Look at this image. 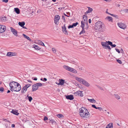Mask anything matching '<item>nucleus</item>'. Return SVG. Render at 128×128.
Instances as JSON below:
<instances>
[{
  "mask_svg": "<svg viewBox=\"0 0 128 128\" xmlns=\"http://www.w3.org/2000/svg\"><path fill=\"white\" fill-rule=\"evenodd\" d=\"M114 96L118 100H119L120 98V96L117 94H114Z\"/></svg>",
  "mask_w": 128,
  "mask_h": 128,
  "instance_id": "473e14b6",
  "label": "nucleus"
},
{
  "mask_svg": "<svg viewBox=\"0 0 128 128\" xmlns=\"http://www.w3.org/2000/svg\"><path fill=\"white\" fill-rule=\"evenodd\" d=\"M112 48L115 47L116 46V45L115 44H112L111 46Z\"/></svg>",
  "mask_w": 128,
  "mask_h": 128,
  "instance_id": "052dcab7",
  "label": "nucleus"
},
{
  "mask_svg": "<svg viewBox=\"0 0 128 128\" xmlns=\"http://www.w3.org/2000/svg\"><path fill=\"white\" fill-rule=\"evenodd\" d=\"M79 114L83 118H88L90 116V114L88 110L85 108L82 107L79 110Z\"/></svg>",
  "mask_w": 128,
  "mask_h": 128,
  "instance_id": "f03ea898",
  "label": "nucleus"
},
{
  "mask_svg": "<svg viewBox=\"0 0 128 128\" xmlns=\"http://www.w3.org/2000/svg\"><path fill=\"white\" fill-rule=\"evenodd\" d=\"M97 87L98 88L100 89L101 90H104L103 89V88H102L101 87L99 86H97Z\"/></svg>",
  "mask_w": 128,
  "mask_h": 128,
  "instance_id": "3c124183",
  "label": "nucleus"
},
{
  "mask_svg": "<svg viewBox=\"0 0 128 128\" xmlns=\"http://www.w3.org/2000/svg\"><path fill=\"white\" fill-rule=\"evenodd\" d=\"M110 15H111V16H114V17H115L116 18H118V16L117 15H114V14H110Z\"/></svg>",
  "mask_w": 128,
  "mask_h": 128,
  "instance_id": "09e8293b",
  "label": "nucleus"
},
{
  "mask_svg": "<svg viewBox=\"0 0 128 128\" xmlns=\"http://www.w3.org/2000/svg\"><path fill=\"white\" fill-rule=\"evenodd\" d=\"M115 49L116 50V51L118 53H120V51L118 49L116 48Z\"/></svg>",
  "mask_w": 128,
  "mask_h": 128,
  "instance_id": "6e6d98bb",
  "label": "nucleus"
},
{
  "mask_svg": "<svg viewBox=\"0 0 128 128\" xmlns=\"http://www.w3.org/2000/svg\"><path fill=\"white\" fill-rule=\"evenodd\" d=\"M97 109H98L100 111L101 110H102V108L98 107L97 108Z\"/></svg>",
  "mask_w": 128,
  "mask_h": 128,
  "instance_id": "4d7b16f0",
  "label": "nucleus"
},
{
  "mask_svg": "<svg viewBox=\"0 0 128 128\" xmlns=\"http://www.w3.org/2000/svg\"><path fill=\"white\" fill-rule=\"evenodd\" d=\"M48 119V118L46 116H45L44 119V120H47Z\"/></svg>",
  "mask_w": 128,
  "mask_h": 128,
  "instance_id": "13d9d810",
  "label": "nucleus"
},
{
  "mask_svg": "<svg viewBox=\"0 0 128 128\" xmlns=\"http://www.w3.org/2000/svg\"><path fill=\"white\" fill-rule=\"evenodd\" d=\"M81 84L84 85L85 86L87 87H88L90 85L89 83L88 82H86L85 80H82Z\"/></svg>",
  "mask_w": 128,
  "mask_h": 128,
  "instance_id": "0eeeda50",
  "label": "nucleus"
},
{
  "mask_svg": "<svg viewBox=\"0 0 128 128\" xmlns=\"http://www.w3.org/2000/svg\"><path fill=\"white\" fill-rule=\"evenodd\" d=\"M106 128H113V124L111 122L108 124Z\"/></svg>",
  "mask_w": 128,
  "mask_h": 128,
  "instance_id": "a211bd4d",
  "label": "nucleus"
},
{
  "mask_svg": "<svg viewBox=\"0 0 128 128\" xmlns=\"http://www.w3.org/2000/svg\"><path fill=\"white\" fill-rule=\"evenodd\" d=\"M116 61L119 63L120 64H122V61L120 60H116Z\"/></svg>",
  "mask_w": 128,
  "mask_h": 128,
  "instance_id": "a18cd8bd",
  "label": "nucleus"
},
{
  "mask_svg": "<svg viewBox=\"0 0 128 128\" xmlns=\"http://www.w3.org/2000/svg\"><path fill=\"white\" fill-rule=\"evenodd\" d=\"M38 44L42 46H44V44L42 41L40 40H38Z\"/></svg>",
  "mask_w": 128,
  "mask_h": 128,
  "instance_id": "2f4dec72",
  "label": "nucleus"
},
{
  "mask_svg": "<svg viewBox=\"0 0 128 128\" xmlns=\"http://www.w3.org/2000/svg\"><path fill=\"white\" fill-rule=\"evenodd\" d=\"M106 19L110 22H112V18L111 17L108 16L106 18Z\"/></svg>",
  "mask_w": 128,
  "mask_h": 128,
  "instance_id": "b1692460",
  "label": "nucleus"
},
{
  "mask_svg": "<svg viewBox=\"0 0 128 128\" xmlns=\"http://www.w3.org/2000/svg\"><path fill=\"white\" fill-rule=\"evenodd\" d=\"M60 19V17L59 16L56 15L55 16L54 19V22L55 24L58 25V22Z\"/></svg>",
  "mask_w": 128,
  "mask_h": 128,
  "instance_id": "423d86ee",
  "label": "nucleus"
},
{
  "mask_svg": "<svg viewBox=\"0 0 128 128\" xmlns=\"http://www.w3.org/2000/svg\"><path fill=\"white\" fill-rule=\"evenodd\" d=\"M64 80L62 79L60 80L59 83L58 84V85H62L64 83Z\"/></svg>",
  "mask_w": 128,
  "mask_h": 128,
  "instance_id": "5701e85b",
  "label": "nucleus"
},
{
  "mask_svg": "<svg viewBox=\"0 0 128 128\" xmlns=\"http://www.w3.org/2000/svg\"><path fill=\"white\" fill-rule=\"evenodd\" d=\"M65 96L66 99H69L70 100H72V95H66Z\"/></svg>",
  "mask_w": 128,
  "mask_h": 128,
  "instance_id": "4be33fe9",
  "label": "nucleus"
},
{
  "mask_svg": "<svg viewBox=\"0 0 128 128\" xmlns=\"http://www.w3.org/2000/svg\"><path fill=\"white\" fill-rule=\"evenodd\" d=\"M62 20H64V22H65V18L64 16H62Z\"/></svg>",
  "mask_w": 128,
  "mask_h": 128,
  "instance_id": "864d4df0",
  "label": "nucleus"
},
{
  "mask_svg": "<svg viewBox=\"0 0 128 128\" xmlns=\"http://www.w3.org/2000/svg\"><path fill=\"white\" fill-rule=\"evenodd\" d=\"M11 112L13 114L16 115H18L19 114V113H18V110H12Z\"/></svg>",
  "mask_w": 128,
  "mask_h": 128,
  "instance_id": "dca6fc26",
  "label": "nucleus"
},
{
  "mask_svg": "<svg viewBox=\"0 0 128 128\" xmlns=\"http://www.w3.org/2000/svg\"><path fill=\"white\" fill-rule=\"evenodd\" d=\"M83 22L85 23V24L88 23V20H84Z\"/></svg>",
  "mask_w": 128,
  "mask_h": 128,
  "instance_id": "603ef678",
  "label": "nucleus"
},
{
  "mask_svg": "<svg viewBox=\"0 0 128 128\" xmlns=\"http://www.w3.org/2000/svg\"><path fill=\"white\" fill-rule=\"evenodd\" d=\"M74 95L76 96H80L81 97H82L83 96L82 93V92L80 91H77L76 92L74 93Z\"/></svg>",
  "mask_w": 128,
  "mask_h": 128,
  "instance_id": "1a4fd4ad",
  "label": "nucleus"
},
{
  "mask_svg": "<svg viewBox=\"0 0 128 128\" xmlns=\"http://www.w3.org/2000/svg\"><path fill=\"white\" fill-rule=\"evenodd\" d=\"M77 60L74 58H72V67L74 68H76L78 66V64L77 63Z\"/></svg>",
  "mask_w": 128,
  "mask_h": 128,
  "instance_id": "20e7f679",
  "label": "nucleus"
},
{
  "mask_svg": "<svg viewBox=\"0 0 128 128\" xmlns=\"http://www.w3.org/2000/svg\"><path fill=\"white\" fill-rule=\"evenodd\" d=\"M17 55L16 53L15 52H8L6 54V56H16Z\"/></svg>",
  "mask_w": 128,
  "mask_h": 128,
  "instance_id": "6e6552de",
  "label": "nucleus"
},
{
  "mask_svg": "<svg viewBox=\"0 0 128 128\" xmlns=\"http://www.w3.org/2000/svg\"><path fill=\"white\" fill-rule=\"evenodd\" d=\"M81 24L80 26V27L82 28H84L85 24V23L83 22V20L81 21Z\"/></svg>",
  "mask_w": 128,
  "mask_h": 128,
  "instance_id": "c85d7f7f",
  "label": "nucleus"
},
{
  "mask_svg": "<svg viewBox=\"0 0 128 128\" xmlns=\"http://www.w3.org/2000/svg\"><path fill=\"white\" fill-rule=\"evenodd\" d=\"M88 10L86 12H85V14H86L88 13H90L92 11L93 9L92 8L90 7H88Z\"/></svg>",
  "mask_w": 128,
  "mask_h": 128,
  "instance_id": "f3484780",
  "label": "nucleus"
},
{
  "mask_svg": "<svg viewBox=\"0 0 128 128\" xmlns=\"http://www.w3.org/2000/svg\"><path fill=\"white\" fill-rule=\"evenodd\" d=\"M92 107L95 108V109H97V107H96L95 105L92 104Z\"/></svg>",
  "mask_w": 128,
  "mask_h": 128,
  "instance_id": "5fc2aeb1",
  "label": "nucleus"
},
{
  "mask_svg": "<svg viewBox=\"0 0 128 128\" xmlns=\"http://www.w3.org/2000/svg\"><path fill=\"white\" fill-rule=\"evenodd\" d=\"M104 26V25L101 21H98L96 23L95 28V29L99 30L102 28Z\"/></svg>",
  "mask_w": 128,
  "mask_h": 128,
  "instance_id": "7ed1b4c3",
  "label": "nucleus"
},
{
  "mask_svg": "<svg viewBox=\"0 0 128 128\" xmlns=\"http://www.w3.org/2000/svg\"><path fill=\"white\" fill-rule=\"evenodd\" d=\"M68 28H72V25H70L69 26H68Z\"/></svg>",
  "mask_w": 128,
  "mask_h": 128,
  "instance_id": "338daca9",
  "label": "nucleus"
},
{
  "mask_svg": "<svg viewBox=\"0 0 128 128\" xmlns=\"http://www.w3.org/2000/svg\"><path fill=\"white\" fill-rule=\"evenodd\" d=\"M32 48H35L36 50H39L40 49V48L37 45L33 44L32 45Z\"/></svg>",
  "mask_w": 128,
  "mask_h": 128,
  "instance_id": "bb28decb",
  "label": "nucleus"
},
{
  "mask_svg": "<svg viewBox=\"0 0 128 128\" xmlns=\"http://www.w3.org/2000/svg\"><path fill=\"white\" fill-rule=\"evenodd\" d=\"M65 24H64L63 26H62V30L63 32L65 34H68V32L66 30V28L65 27Z\"/></svg>",
  "mask_w": 128,
  "mask_h": 128,
  "instance_id": "f8f14e48",
  "label": "nucleus"
},
{
  "mask_svg": "<svg viewBox=\"0 0 128 128\" xmlns=\"http://www.w3.org/2000/svg\"><path fill=\"white\" fill-rule=\"evenodd\" d=\"M14 11L16 13L19 14L20 13V10L18 8H14Z\"/></svg>",
  "mask_w": 128,
  "mask_h": 128,
  "instance_id": "a878e982",
  "label": "nucleus"
},
{
  "mask_svg": "<svg viewBox=\"0 0 128 128\" xmlns=\"http://www.w3.org/2000/svg\"><path fill=\"white\" fill-rule=\"evenodd\" d=\"M88 100L90 102L95 103L96 102V100H94L93 98H92V99H89L88 98Z\"/></svg>",
  "mask_w": 128,
  "mask_h": 128,
  "instance_id": "cd10ccee",
  "label": "nucleus"
},
{
  "mask_svg": "<svg viewBox=\"0 0 128 128\" xmlns=\"http://www.w3.org/2000/svg\"><path fill=\"white\" fill-rule=\"evenodd\" d=\"M77 84V85L80 88H81V87H82V86H81V85H80V84Z\"/></svg>",
  "mask_w": 128,
  "mask_h": 128,
  "instance_id": "e2e57ef3",
  "label": "nucleus"
},
{
  "mask_svg": "<svg viewBox=\"0 0 128 128\" xmlns=\"http://www.w3.org/2000/svg\"><path fill=\"white\" fill-rule=\"evenodd\" d=\"M31 85V84H28L24 86L28 88H29L30 86Z\"/></svg>",
  "mask_w": 128,
  "mask_h": 128,
  "instance_id": "37998d69",
  "label": "nucleus"
},
{
  "mask_svg": "<svg viewBox=\"0 0 128 128\" xmlns=\"http://www.w3.org/2000/svg\"><path fill=\"white\" fill-rule=\"evenodd\" d=\"M82 28V30L80 32V33L79 34L80 35L81 34H84V33L85 32L84 29L85 28Z\"/></svg>",
  "mask_w": 128,
  "mask_h": 128,
  "instance_id": "72a5a7b5",
  "label": "nucleus"
},
{
  "mask_svg": "<svg viewBox=\"0 0 128 128\" xmlns=\"http://www.w3.org/2000/svg\"><path fill=\"white\" fill-rule=\"evenodd\" d=\"M122 11L125 12H128V9H125L122 10Z\"/></svg>",
  "mask_w": 128,
  "mask_h": 128,
  "instance_id": "de8ad7c7",
  "label": "nucleus"
},
{
  "mask_svg": "<svg viewBox=\"0 0 128 128\" xmlns=\"http://www.w3.org/2000/svg\"><path fill=\"white\" fill-rule=\"evenodd\" d=\"M29 95H27V97L28 98V100L30 102L32 100V97L31 96H29Z\"/></svg>",
  "mask_w": 128,
  "mask_h": 128,
  "instance_id": "c9c22d12",
  "label": "nucleus"
},
{
  "mask_svg": "<svg viewBox=\"0 0 128 128\" xmlns=\"http://www.w3.org/2000/svg\"><path fill=\"white\" fill-rule=\"evenodd\" d=\"M75 79L78 81L80 83H81L83 79V78H79L78 77H76L75 78Z\"/></svg>",
  "mask_w": 128,
  "mask_h": 128,
  "instance_id": "aec40b11",
  "label": "nucleus"
},
{
  "mask_svg": "<svg viewBox=\"0 0 128 128\" xmlns=\"http://www.w3.org/2000/svg\"><path fill=\"white\" fill-rule=\"evenodd\" d=\"M8 0H2L3 2H4L5 3H7L8 2Z\"/></svg>",
  "mask_w": 128,
  "mask_h": 128,
  "instance_id": "0e129e2a",
  "label": "nucleus"
},
{
  "mask_svg": "<svg viewBox=\"0 0 128 128\" xmlns=\"http://www.w3.org/2000/svg\"><path fill=\"white\" fill-rule=\"evenodd\" d=\"M22 35L24 36V37L25 38L27 39L29 41H31L30 39L28 36H26L25 34H23Z\"/></svg>",
  "mask_w": 128,
  "mask_h": 128,
  "instance_id": "c756f323",
  "label": "nucleus"
},
{
  "mask_svg": "<svg viewBox=\"0 0 128 128\" xmlns=\"http://www.w3.org/2000/svg\"><path fill=\"white\" fill-rule=\"evenodd\" d=\"M77 71L76 70L72 68V73L76 74L77 73Z\"/></svg>",
  "mask_w": 128,
  "mask_h": 128,
  "instance_id": "c03bdc74",
  "label": "nucleus"
},
{
  "mask_svg": "<svg viewBox=\"0 0 128 128\" xmlns=\"http://www.w3.org/2000/svg\"><path fill=\"white\" fill-rule=\"evenodd\" d=\"M64 14L66 16H67V17H69L70 16V15L69 14H68V15H67V14H66L65 13H64Z\"/></svg>",
  "mask_w": 128,
  "mask_h": 128,
  "instance_id": "bf43d9fd",
  "label": "nucleus"
},
{
  "mask_svg": "<svg viewBox=\"0 0 128 128\" xmlns=\"http://www.w3.org/2000/svg\"><path fill=\"white\" fill-rule=\"evenodd\" d=\"M78 24V23L77 22H76V23H74L72 24V28L76 26Z\"/></svg>",
  "mask_w": 128,
  "mask_h": 128,
  "instance_id": "4c0bfd02",
  "label": "nucleus"
},
{
  "mask_svg": "<svg viewBox=\"0 0 128 128\" xmlns=\"http://www.w3.org/2000/svg\"><path fill=\"white\" fill-rule=\"evenodd\" d=\"M106 42L108 43L107 44H108V45H109L111 46V45L112 44V42H110L109 41H106Z\"/></svg>",
  "mask_w": 128,
  "mask_h": 128,
  "instance_id": "e433bc0d",
  "label": "nucleus"
},
{
  "mask_svg": "<svg viewBox=\"0 0 128 128\" xmlns=\"http://www.w3.org/2000/svg\"><path fill=\"white\" fill-rule=\"evenodd\" d=\"M47 80L46 78H44V80H43V81H44L45 82V81H46Z\"/></svg>",
  "mask_w": 128,
  "mask_h": 128,
  "instance_id": "774afa93",
  "label": "nucleus"
},
{
  "mask_svg": "<svg viewBox=\"0 0 128 128\" xmlns=\"http://www.w3.org/2000/svg\"><path fill=\"white\" fill-rule=\"evenodd\" d=\"M3 120L5 121L6 122H10L7 119L4 118L3 119Z\"/></svg>",
  "mask_w": 128,
  "mask_h": 128,
  "instance_id": "8fccbe9b",
  "label": "nucleus"
},
{
  "mask_svg": "<svg viewBox=\"0 0 128 128\" xmlns=\"http://www.w3.org/2000/svg\"><path fill=\"white\" fill-rule=\"evenodd\" d=\"M52 51L54 53H56V50L55 48H52Z\"/></svg>",
  "mask_w": 128,
  "mask_h": 128,
  "instance_id": "ea45409f",
  "label": "nucleus"
},
{
  "mask_svg": "<svg viewBox=\"0 0 128 128\" xmlns=\"http://www.w3.org/2000/svg\"><path fill=\"white\" fill-rule=\"evenodd\" d=\"M121 53H122L123 54L124 53V51L123 49L121 48V50H120Z\"/></svg>",
  "mask_w": 128,
  "mask_h": 128,
  "instance_id": "69168bd1",
  "label": "nucleus"
},
{
  "mask_svg": "<svg viewBox=\"0 0 128 128\" xmlns=\"http://www.w3.org/2000/svg\"><path fill=\"white\" fill-rule=\"evenodd\" d=\"M1 29L0 32L1 33H3L6 30V26L3 25H1Z\"/></svg>",
  "mask_w": 128,
  "mask_h": 128,
  "instance_id": "ddd939ff",
  "label": "nucleus"
},
{
  "mask_svg": "<svg viewBox=\"0 0 128 128\" xmlns=\"http://www.w3.org/2000/svg\"><path fill=\"white\" fill-rule=\"evenodd\" d=\"M36 84V85L37 86H38V88L39 87H41L42 86V84L40 83H37Z\"/></svg>",
  "mask_w": 128,
  "mask_h": 128,
  "instance_id": "f704fd0d",
  "label": "nucleus"
},
{
  "mask_svg": "<svg viewBox=\"0 0 128 128\" xmlns=\"http://www.w3.org/2000/svg\"><path fill=\"white\" fill-rule=\"evenodd\" d=\"M118 26L120 28L125 29L126 28V26L124 23L122 22L118 23Z\"/></svg>",
  "mask_w": 128,
  "mask_h": 128,
  "instance_id": "39448f33",
  "label": "nucleus"
},
{
  "mask_svg": "<svg viewBox=\"0 0 128 128\" xmlns=\"http://www.w3.org/2000/svg\"><path fill=\"white\" fill-rule=\"evenodd\" d=\"M83 20H88V18H87V16L86 15V14L84 15H83Z\"/></svg>",
  "mask_w": 128,
  "mask_h": 128,
  "instance_id": "58836bf2",
  "label": "nucleus"
},
{
  "mask_svg": "<svg viewBox=\"0 0 128 128\" xmlns=\"http://www.w3.org/2000/svg\"><path fill=\"white\" fill-rule=\"evenodd\" d=\"M27 88L24 86L22 88L21 90V93H24L26 91Z\"/></svg>",
  "mask_w": 128,
  "mask_h": 128,
  "instance_id": "6ab92c4d",
  "label": "nucleus"
},
{
  "mask_svg": "<svg viewBox=\"0 0 128 128\" xmlns=\"http://www.w3.org/2000/svg\"><path fill=\"white\" fill-rule=\"evenodd\" d=\"M9 85L10 88V90L12 92H18L21 89L20 85L16 82H11L10 83Z\"/></svg>",
  "mask_w": 128,
  "mask_h": 128,
  "instance_id": "f257e3e1",
  "label": "nucleus"
},
{
  "mask_svg": "<svg viewBox=\"0 0 128 128\" xmlns=\"http://www.w3.org/2000/svg\"><path fill=\"white\" fill-rule=\"evenodd\" d=\"M63 68L65 70L69 71L70 72H72V68L69 67V66L64 65L63 66Z\"/></svg>",
  "mask_w": 128,
  "mask_h": 128,
  "instance_id": "9d476101",
  "label": "nucleus"
},
{
  "mask_svg": "<svg viewBox=\"0 0 128 128\" xmlns=\"http://www.w3.org/2000/svg\"><path fill=\"white\" fill-rule=\"evenodd\" d=\"M1 20L2 22H5L7 20L6 17L4 16L1 18Z\"/></svg>",
  "mask_w": 128,
  "mask_h": 128,
  "instance_id": "412c9836",
  "label": "nucleus"
},
{
  "mask_svg": "<svg viewBox=\"0 0 128 128\" xmlns=\"http://www.w3.org/2000/svg\"><path fill=\"white\" fill-rule=\"evenodd\" d=\"M50 123H52V124H56V122L53 119H51L50 120Z\"/></svg>",
  "mask_w": 128,
  "mask_h": 128,
  "instance_id": "7c9ffc66",
  "label": "nucleus"
},
{
  "mask_svg": "<svg viewBox=\"0 0 128 128\" xmlns=\"http://www.w3.org/2000/svg\"><path fill=\"white\" fill-rule=\"evenodd\" d=\"M18 24L21 27H22L24 26L25 24L24 22H19Z\"/></svg>",
  "mask_w": 128,
  "mask_h": 128,
  "instance_id": "393cba45",
  "label": "nucleus"
},
{
  "mask_svg": "<svg viewBox=\"0 0 128 128\" xmlns=\"http://www.w3.org/2000/svg\"><path fill=\"white\" fill-rule=\"evenodd\" d=\"M4 90V89L2 87H1L0 88V91L1 92H3Z\"/></svg>",
  "mask_w": 128,
  "mask_h": 128,
  "instance_id": "a19ab883",
  "label": "nucleus"
},
{
  "mask_svg": "<svg viewBox=\"0 0 128 128\" xmlns=\"http://www.w3.org/2000/svg\"><path fill=\"white\" fill-rule=\"evenodd\" d=\"M86 24V28H85L86 30H87L88 28V23L85 24Z\"/></svg>",
  "mask_w": 128,
  "mask_h": 128,
  "instance_id": "49530a36",
  "label": "nucleus"
},
{
  "mask_svg": "<svg viewBox=\"0 0 128 128\" xmlns=\"http://www.w3.org/2000/svg\"><path fill=\"white\" fill-rule=\"evenodd\" d=\"M10 29L13 34L16 36H17L18 32L12 28L10 27Z\"/></svg>",
  "mask_w": 128,
  "mask_h": 128,
  "instance_id": "9b49d317",
  "label": "nucleus"
},
{
  "mask_svg": "<svg viewBox=\"0 0 128 128\" xmlns=\"http://www.w3.org/2000/svg\"><path fill=\"white\" fill-rule=\"evenodd\" d=\"M37 86L36 85V84H34L32 86V91L34 92L38 90V88Z\"/></svg>",
  "mask_w": 128,
  "mask_h": 128,
  "instance_id": "4468645a",
  "label": "nucleus"
},
{
  "mask_svg": "<svg viewBox=\"0 0 128 128\" xmlns=\"http://www.w3.org/2000/svg\"><path fill=\"white\" fill-rule=\"evenodd\" d=\"M101 44L103 48L106 49L107 48H106V46L108 45V44L106 42H101Z\"/></svg>",
  "mask_w": 128,
  "mask_h": 128,
  "instance_id": "2eb2a0df",
  "label": "nucleus"
},
{
  "mask_svg": "<svg viewBox=\"0 0 128 128\" xmlns=\"http://www.w3.org/2000/svg\"><path fill=\"white\" fill-rule=\"evenodd\" d=\"M108 48L109 50H111V48L110 46L108 45L107 46H106V48Z\"/></svg>",
  "mask_w": 128,
  "mask_h": 128,
  "instance_id": "680f3d73",
  "label": "nucleus"
},
{
  "mask_svg": "<svg viewBox=\"0 0 128 128\" xmlns=\"http://www.w3.org/2000/svg\"><path fill=\"white\" fill-rule=\"evenodd\" d=\"M58 117L59 118H62L63 117V116L61 114H59L57 115Z\"/></svg>",
  "mask_w": 128,
  "mask_h": 128,
  "instance_id": "79ce46f5",
  "label": "nucleus"
}]
</instances>
